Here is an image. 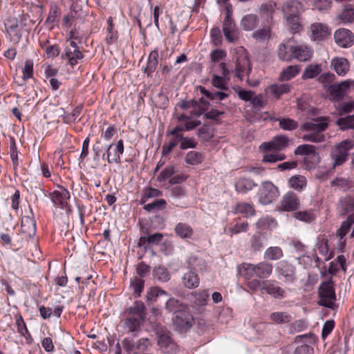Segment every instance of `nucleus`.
<instances>
[{"mask_svg":"<svg viewBox=\"0 0 354 354\" xmlns=\"http://www.w3.org/2000/svg\"><path fill=\"white\" fill-rule=\"evenodd\" d=\"M301 71V68L296 65L288 66L281 72L279 80L288 81L295 77Z\"/></svg>","mask_w":354,"mask_h":354,"instance_id":"obj_35","label":"nucleus"},{"mask_svg":"<svg viewBox=\"0 0 354 354\" xmlns=\"http://www.w3.org/2000/svg\"><path fill=\"white\" fill-rule=\"evenodd\" d=\"M84 55L80 50L79 47L76 42L74 41H69L64 49V53L62 54V58L68 60V64L72 66L76 65L78 60L83 59Z\"/></svg>","mask_w":354,"mask_h":354,"instance_id":"obj_13","label":"nucleus"},{"mask_svg":"<svg viewBox=\"0 0 354 354\" xmlns=\"http://www.w3.org/2000/svg\"><path fill=\"white\" fill-rule=\"evenodd\" d=\"M273 270L272 264L267 261H262L256 264V277L259 278L269 277Z\"/></svg>","mask_w":354,"mask_h":354,"instance_id":"obj_33","label":"nucleus"},{"mask_svg":"<svg viewBox=\"0 0 354 354\" xmlns=\"http://www.w3.org/2000/svg\"><path fill=\"white\" fill-rule=\"evenodd\" d=\"M316 147L311 145H301L298 146L295 150V155L306 156L305 161L308 158H316L317 154L315 152Z\"/></svg>","mask_w":354,"mask_h":354,"instance_id":"obj_34","label":"nucleus"},{"mask_svg":"<svg viewBox=\"0 0 354 354\" xmlns=\"http://www.w3.org/2000/svg\"><path fill=\"white\" fill-rule=\"evenodd\" d=\"M339 18L344 24L351 23L354 19V9L351 5L346 6Z\"/></svg>","mask_w":354,"mask_h":354,"instance_id":"obj_50","label":"nucleus"},{"mask_svg":"<svg viewBox=\"0 0 354 354\" xmlns=\"http://www.w3.org/2000/svg\"><path fill=\"white\" fill-rule=\"evenodd\" d=\"M277 120L279 122L280 128L286 131H292L298 127L297 122L290 118H281Z\"/></svg>","mask_w":354,"mask_h":354,"instance_id":"obj_53","label":"nucleus"},{"mask_svg":"<svg viewBox=\"0 0 354 354\" xmlns=\"http://www.w3.org/2000/svg\"><path fill=\"white\" fill-rule=\"evenodd\" d=\"M292 52V59H295L299 62H306L311 59L313 50L305 44H294L289 47Z\"/></svg>","mask_w":354,"mask_h":354,"instance_id":"obj_12","label":"nucleus"},{"mask_svg":"<svg viewBox=\"0 0 354 354\" xmlns=\"http://www.w3.org/2000/svg\"><path fill=\"white\" fill-rule=\"evenodd\" d=\"M256 186L257 184L252 179L243 177L239 178L235 183L236 190L241 194H246Z\"/></svg>","mask_w":354,"mask_h":354,"instance_id":"obj_29","label":"nucleus"},{"mask_svg":"<svg viewBox=\"0 0 354 354\" xmlns=\"http://www.w3.org/2000/svg\"><path fill=\"white\" fill-rule=\"evenodd\" d=\"M293 216L296 219L305 223H310L315 218L313 209L297 212H295Z\"/></svg>","mask_w":354,"mask_h":354,"instance_id":"obj_48","label":"nucleus"},{"mask_svg":"<svg viewBox=\"0 0 354 354\" xmlns=\"http://www.w3.org/2000/svg\"><path fill=\"white\" fill-rule=\"evenodd\" d=\"M221 9L225 12L222 30L225 38L231 43L235 42L239 38V30L232 18V6L228 0H217Z\"/></svg>","mask_w":354,"mask_h":354,"instance_id":"obj_2","label":"nucleus"},{"mask_svg":"<svg viewBox=\"0 0 354 354\" xmlns=\"http://www.w3.org/2000/svg\"><path fill=\"white\" fill-rule=\"evenodd\" d=\"M124 151L123 141L120 140L116 143H111L106 146V152L102 154V158L109 163L120 164L121 162L120 156Z\"/></svg>","mask_w":354,"mask_h":354,"instance_id":"obj_11","label":"nucleus"},{"mask_svg":"<svg viewBox=\"0 0 354 354\" xmlns=\"http://www.w3.org/2000/svg\"><path fill=\"white\" fill-rule=\"evenodd\" d=\"M166 204L164 199H156L152 203L145 205L144 209L148 212H154L165 208Z\"/></svg>","mask_w":354,"mask_h":354,"instance_id":"obj_54","label":"nucleus"},{"mask_svg":"<svg viewBox=\"0 0 354 354\" xmlns=\"http://www.w3.org/2000/svg\"><path fill=\"white\" fill-rule=\"evenodd\" d=\"M300 201L297 196L289 192L282 197L280 202V209L285 212H293L299 208Z\"/></svg>","mask_w":354,"mask_h":354,"instance_id":"obj_18","label":"nucleus"},{"mask_svg":"<svg viewBox=\"0 0 354 354\" xmlns=\"http://www.w3.org/2000/svg\"><path fill=\"white\" fill-rule=\"evenodd\" d=\"M328 126V120L326 118L319 117L304 122L301 127V131L306 132L302 136L304 141L311 142H322L325 141L326 136L324 131Z\"/></svg>","mask_w":354,"mask_h":354,"instance_id":"obj_1","label":"nucleus"},{"mask_svg":"<svg viewBox=\"0 0 354 354\" xmlns=\"http://www.w3.org/2000/svg\"><path fill=\"white\" fill-rule=\"evenodd\" d=\"M285 158L286 156L283 153H266L263 155L262 161L263 162L273 163L277 161L283 160Z\"/></svg>","mask_w":354,"mask_h":354,"instance_id":"obj_60","label":"nucleus"},{"mask_svg":"<svg viewBox=\"0 0 354 354\" xmlns=\"http://www.w3.org/2000/svg\"><path fill=\"white\" fill-rule=\"evenodd\" d=\"M354 87V80H346L339 84L329 86L328 91L333 99H341L346 93L350 86Z\"/></svg>","mask_w":354,"mask_h":354,"instance_id":"obj_22","label":"nucleus"},{"mask_svg":"<svg viewBox=\"0 0 354 354\" xmlns=\"http://www.w3.org/2000/svg\"><path fill=\"white\" fill-rule=\"evenodd\" d=\"M201 154L197 151H191L185 156V162L189 165H196L201 162Z\"/></svg>","mask_w":354,"mask_h":354,"instance_id":"obj_59","label":"nucleus"},{"mask_svg":"<svg viewBox=\"0 0 354 354\" xmlns=\"http://www.w3.org/2000/svg\"><path fill=\"white\" fill-rule=\"evenodd\" d=\"M176 234L183 239H191L194 234L192 227L186 223H178L174 228Z\"/></svg>","mask_w":354,"mask_h":354,"instance_id":"obj_30","label":"nucleus"},{"mask_svg":"<svg viewBox=\"0 0 354 354\" xmlns=\"http://www.w3.org/2000/svg\"><path fill=\"white\" fill-rule=\"evenodd\" d=\"M27 16L23 15L21 17V24H19V21L15 17H9L4 21V26L6 31V34L10 41L13 44H18L22 37L21 29L23 26H26L24 21L26 20Z\"/></svg>","mask_w":354,"mask_h":354,"instance_id":"obj_6","label":"nucleus"},{"mask_svg":"<svg viewBox=\"0 0 354 354\" xmlns=\"http://www.w3.org/2000/svg\"><path fill=\"white\" fill-rule=\"evenodd\" d=\"M275 272L277 278L286 283H292L296 279L295 268L287 261L277 263Z\"/></svg>","mask_w":354,"mask_h":354,"instance_id":"obj_9","label":"nucleus"},{"mask_svg":"<svg viewBox=\"0 0 354 354\" xmlns=\"http://www.w3.org/2000/svg\"><path fill=\"white\" fill-rule=\"evenodd\" d=\"M145 306L141 302H135L128 310V317L124 321V328L129 332H136L145 319Z\"/></svg>","mask_w":354,"mask_h":354,"instance_id":"obj_5","label":"nucleus"},{"mask_svg":"<svg viewBox=\"0 0 354 354\" xmlns=\"http://www.w3.org/2000/svg\"><path fill=\"white\" fill-rule=\"evenodd\" d=\"M233 60L235 66L230 73H234L236 77L243 80L245 76H248L252 70L251 64L245 49L241 46L236 48L234 50Z\"/></svg>","mask_w":354,"mask_h":354,"instance_id":"obj_4","label":"nucleus"},{"mask_svg":"<svg viewBox=\"0 0 354 354\" xmlns=\"http://www.w3.org/2000/svg\"><path fill=\"white\" fill-rule=\"evenodd\" d=\"M145 281L142 279L135 277L131 281V287L133 288L134 292L138 297L140 295V293L143 290Z\"/></svg>","mask_w":354,"mask_h":354,"instance_id":"obj_63","label":"nucleus"},{"mask_svg":"<svg viewBox=\"0 0 354 354\" xmlns=\"http://www.w3.org/2000/svg\"><path fill=\"white\" fill-rule=\"evenodd\" d=\"M288 137L279 135L274 136L269 142L262 143L260 147L268 151H281L288 146Z\"/></svg>","mask_w":354,"mask_h":354,"instance_id":"obj_20","label":"nucleus"},{"mask_svg":"<svg viewBox=\"0 0 354 354\" xmlns=\"http://www.w3.org/2000/svg\"><path fill=\"white\" fill-rule=\"evenodd\" d=\"M219 67L222 71V75H213L212 79V84L214 87L218 88L221 91L228 90V75L230 74V71L227 68L226 64L221 62Z\"/></svg>","mask_w":354,"mask_h":354,"instance_id":"obj_14","label":"nucleus"},{"mask_svg":"<svg viewBox=\"0 0 354 354\" xmlns=\"http://www.w3.org/2000/svg\"><path fill=\"white\" fill-rule=\"evenodd\" d=\"M301 4L297 0H288L282 6L284 17L299 15L301 9Z\"/></svg>","mask_w":354,"mask_h":354,"instance_id":"obj_26","label":"nucleus"},{"mask_svg":"<svg viewBox=\"0 0 354 354\" xmlns=\"http://www.w3.org/2000/svg\"><path fill=\"white\" fill-rule=\"evenodd\" d=\"M270 319L276 324H283L290 322L291 316L286 312H275L270 314Z\"/></svg>","mask_w":354,"mask_h":354,"instance_id":"obj_44","label":"nucleus"},{"mask_svg":"<svg viewBox=\"0 0 354 354\" xmlns=\"http://www.w3.org/2000/svg\"><path fill=\"white\" fill-rule=\"evenodd\" d=\"M335 43L342 48H349L354 43V35L346 28L337 30L334 33Z\"/></svg>","mask_w":354,"mask_h":354,"instance_id":"obj_17","label":"nucleus"},{"mask_svg":"<svg viewBox=\"0 0 354 354\" xmlns=\"http://www.w3.org/2000/svg\"><path fill=\"white\" fill-rule=\"evenodd\" d=\"M322 71L321 65L318 64L308 65L302 75V79H312L317 77Z\"/></svg>","mask_w":354,"mask_h":354,"instance_id":"obj_42","label":"nucleus"},{"mask_svg":"<svg viewBox=\"0 0 354 354\" xmlns=\"http://www.w3.org/2000/svg\"><path fill=\"white\" fill-rule=\"evenodd\" d=\"M317 250L326 261L330 259L333 257L332 254L329 253L328 245L326 241H322L318 243Z\"/></svg>","mask_w":354,"mask_h":354,"instance_id":"obj_61","label":"nucleus"},{"mask_svg":"<svg viewBox=\"0 0 354 354\" xmlns=\"http://www.w3.org/2000/svg\"><path fill=\"white\" fill-rule=\"evenodd\" d=\"M353 223H354V215L353 214L349 215L347 217L346 220L342 223V225L337 233V236H339V238L341 240L344 239V237L348 233V232L349 231L351 227L353 225Z\"/></svg>","mask_w":354,"mask_h":354,"instance_id":"obj_43","label":"nucleus"},{"mask_svg":"<svg viewBox=\"0 0 354 354\" xmlns=\"http://www.w3.org/2000/svg\"><path fill=\"white\" fill-rule=\"evenodd\" d=\"M271 28L270 24H266L262 28L253 32V37L257 39L265 40L270 37Z\"/></svg>","mask_w":354,"mask_h":354,"instance_id":"obj_52","label":"nucleus"},{"mask_svg":"<svg viewBox=\"0 0 354 354\" xmlns=\"http://www.w3.org/2000/svg\"><path fill=\"white\" fill-rule=\"evenodd\" d=\"M291 86L288 84H272L265 88L268 98L279 100L283 94L290 91Z\"/></svg>","mask_w":354,"mask_h":354,"instance_id":"obj_21","label":"nucleus"},{"mask_svg":"<svg viewBox=\"0 0 354 354\" xmlns=\"http://www.w3.org/2000/svg\"><path fill=\"white\" fill-rule=\"evenodd\" d=\"M331 0H315L313 2V9L319 11H325L331 6Z\"/></svg>","mask_w":354,"mask_h":354,"instance_id":"obj_64","label":"nucleus"},{"mask_svg":"<svg viewBox=\"0 0 354 354\" xmlns=\"http://www.w3.org/2000/svg\"><path fill=\"white\" fill-rule=\"evenodd\" d=\"M70 196L69 192L62 186H59L57 189L50 194L52 202L62 209H66L68 207V201Z\"/></svg>","mask_w":354,"mask_h":354,"instance_id":"obj_19","label":"nucleus"},{"mask_svg":"<svg viewBox=\"0 0 354 354\" xmlns=\"http://www.w3.org/2000/svg\"><path fill=\"white\" fill-rule=\"evenodd\" d=\"M16 326L17 331L21 335L24 336L26 339L30 337V333H29L23 317L21 315L16 319Z\"/></svg>","mask_w":354,"mask_h":354,"instance_id":"obj_56","label":"nucleus"},{"mask_svg":"<svg viewBox=\"0 0 354 354\" xmlns=\"http://www.w3.org/2000/svg\"><path fill=\"white\" fill-rule=\"evenodd\" d=\"M248 228V223L243 222L241 223H236L231 226L227 230V233L232 236L233 234H239L242 232H246Z\"/></svg>","mask_w":354,"mask_h":354,"instance_id":"obj_62","label":"nucleus"},{"mask_svg":"<svg viewBox=\"0 0 354 354\" xmlns=\"http://www.w3.org/2000/svg\"><path fill=\"white\" fill-rule=\"evenodd\" d=\"M259 24V17L254 14H248L244 15L240 21L241 27L245 31L254 30Z\"/></svg>","mask_w":354,"mask_h":354,"instance_id":"obj_27","label":"nucleus"},{"mask_svg":"<svg viewBox=\"0 0 354 354\" xmlns=\"http://www.w3.org/2000/svg\"><path fill=\"white\" fill-rule=\"evenodd\" d=\"M259 202L263 205H268L275 201L279 196L278 188L270 181H265L257 193Z\"/></svg>","mask_w":354,"mask_h":354,"instance_id":"obj_7","label":"nucleus"},{"mask_svg":"<svg viewBox=\"0 0 354 354\" xmlns=\"http://www.w3.org/2000/svg\"><path fill=\"white\" fill-rule=\"evenodd\" d=\"M330 35L329 27L322 23H313L310 26L309 36L313 41H322Z\"/></svg>","mask_w":354,"mask_h":354,"instance_id":"obj_16","label":"nucleus"},{"mask_svg":"<svg viewBox=\"0 0 354 354\" xmlns=\"http://www.w3.org/2000/svg\"><path fill=\"white\" fill-rule=\"evenodd\" d=\"M307 180L305 176L301 175L293 176L288 180V185L290 188L297 191H301L306 186Z\"/></svg>","mask_w":354,"mask_h":354,"instance_id":"obj_37","label":"nucleus"},{"mask_svg":"<svg viewBox=\"0 0 354 354\" xmlns=\"http://www.w3.org/2000/svg\"><path fill=\"white\" fill-rule=\"evenodd\" d=\"M354 148V140L346 139L337 143L332 148L330 156L332 160V168L342 165L348 160L349 151Z\"/></svg>","mask_w":354,"mask_h":354,"instance_id":"obj_3","label":"nucleus"},{"mask_svg":"<svg viewBox=\"0 0 354 354\" xmlns=\"http://www.w3.org/2000/svg\"><path fill=\"white\" fill-rule=\"evenodd\" d=\"M42 49L46 53L48 58H54L59 55L60 50L57 45L44 44L41 46Z\"/></svg>","mask_w":354,"mask_h":354,"instance_id":"obj_58","label":"nucleus"},{"mask_svg":"<svg viewBox=\"0 0 354 354\" xmlns=\"http://www.w3.org/2000/svg\"><path fill=\"white\" fill-rule=\"evenodd\" d=\"M200 91L205 97L212 100H223L228 97V95L223 91L211 92L206 90L204 87H201Z\"/></svg>","mask_w":354,"mask_h":354,"instance_id":"obj_46","label":"nucleus"},{"mask_svg":"<svg viewBox=\"0 0 354 354\" xmlns=\"http://www.w3.org/2000/svg\"><path fill=\"white\" fill-rule=\"evenodd\" d=\"M173 321L174 325L180 330H187L192 326L193 317L189 313L187 306H182L180 309L174 313Z\"/></svg>","mask_w":354,"mask_h":354,"instance_id":"obj_8","label":"nucleus"},{"mask_svg":"<svg viewBox=\"0 0 354 354\" xmlns=\"http://www.w3.org/2000/svg\"><path fill=\"white\" fill-rule=\"evenodd\" d=\"M285 23L288 28L295 32L302 29L301 21L299 15L284 17Z\"/></svg>","mask_w":354,"mask_h":354,"instance_id":"obj_40","label":"nucleus"},{"mask_svg":"<svg viewBox=\"0 0 354 354\" xmlns=\"http://www.w3.org/2000/svg\"><path fill=\"white\" fill-rule=\"evenodd\" d=\"M158 345L161 351L165 354H177L179 351L178 345L167 333L159 335Z\"/></svg>","mask_w":354,"mask_h":354,"instance_id":"obj_15","label":"nucleus"},{"mask_svg":"<svg viewBox=\"0 0 354 354\" xmlns=\"http://www.w3.org/2000/svg\"><path fill=\"white\" fill-rule=\"evenodd\" d=\"M209 293L205 290H198L191 294L192 301L198 306H205L209 299Z\"/></svg>","mask_w":354,"mask_h":354,"instance_id":"obj_32","label":"nucleus"},{"mask_svg":"<svg viewBox=\"0 0 354 354\" xmlns=\"http://www.w3.org/2000/svg\"><path fill=\"white\" fill-rule=\"evenodd\" d=\"M33 61L31 59L26 60L24 63V66L22 69L23 73V80L26 81L28 79H30L33 77Z\"/></svg>","mask_w":354,"mask_h":354,"instance_id":"obj_55","label":"nucleus"},{"mask_svg":"<svg viewBox=\"0 0 354 354\" xmlns=\"http://www.w3.org/2000/svg\"><path fill=\"white\" fill-rule=\"evenodd\" d=\"M261 288L274 298L281 299L285 297L284 290L281 288L276 281H263V286H261Z\"/></svg>","mask_w":354,"mask_h":354,"instance_id":"obj_23","label":"nucleus"},{"mask_svg":"<svg viewBox=\"0 0 354 354\" xmlns=\"http://www.w3.org/2000/svg\"><path fill=\"white\" fill-rule=\"evenodd\" d=\"M168 296V293L158 287H151L147 291V299L150 301H156L158 297Z\"/></svg>","mask_w":354,"mask_h":354,"instance_id":"obj_45","label":"nucleus"},{"mask_svg":"<svg viewBox=\"0 0 354 354\" xmlns=\"http://www.w3.org/2000/svg\"><path fill=\"white\" fill-rule=\"evenodd\" d=\"M187 263L190 270H203L206 268L205 261L196 254H191L187 260Z\"/></svg>","mask_w":354,"mask_h":354,"instance_id":"obj_36","label":"nucleus"},{"mask_svg":"<svg viewBox=\"0 0 354 354\" xmlns=\"http://www.w3.org/2000/svg\"><path fill=\"white\" fill-rule=\"evenodd\" d=\"M290 44H281L279 46L277 55L279 58L282 61L290 62L292 60V52L290 51Z\"/></svg>","mask_w":354,"mask_h":354,"instance_id":"obj_47","label":"nucleus"},{"mask_svg":"<svg viewBox=\"0 0 354 354\" xmlns=\"http://www.w3.org/2000/svg\"><path fill=\"white\" fill-rule=\"evenodd\" d=\"M163 235L161 233H154L146 236H142L140 239L141 244L149 243L151 245H158L162 240Z\"/></svg>","mask_w":354,"mask_h":354,"instance_id":"obj_51","label":"nucleus"},{"mask_svg":"<svg viewBox=\"0 0 354 354\" xmlns=\"http://www.w3.org/2000/svg\"><path fill=\"white\" fill-rule=\"evenodd\" d=\"M346 258L344 255H338L334 261L330 263L328 272L332 274H335L341 269L345 273L346 272Z\"/></svg>","mask_w":354,"mask_h":354,"instance_id":"obj_28","label":"nucleus"},{"mask_svg":"<svg viewBox=\"0 0 354 354\" xmlns=\"http://www.w3.org/2000/svg\"><path fill=\"white\" fill-rule=\"evenodd\" d=\"M158 51L154 50L149 54L147 66L144 68V73H147L148 76L156 71L158 65Z\"/></svg>","mask_w":354,"mask_h":354,"instance_id":"obj_38","label":"nucleus"},{"mask_svg":"<svg viewBox=\"0 0 354 354\" xmlns=\"http://www.w3.org/2000/svg\"><path fill=\"white\" fill-rule=\"evenodd\" d=\"M340 207L344 213H348L354 211V203L353 197L346 196L340 200L339 202Z\"/></svg>","mask_w":354,"mask_h":354,"instance_id":"obj_57","label":"nucleus"},{"mask_svg":"<svg viewBox=\"0 0 354 354\" xmlns=\"http://www.w3.org/2000/svg\"><path fill=\"white\" fill-rule=\"evenodd\" d=\"M283 256L282 249L279 246H272L267 248L264 252V259L276 261Z\"/></svg>","mask_w":354,"mask_h":354,"instance_id":"obj_39","label":"nucleus"},{"mask_svg":"<svg viewBox=\"0 0 354 354\" xmlns=\"http://www.w3.org/2000/svg\"><path fill=\"white\" fill-rule=\"evenodd\" d=\"M276 3L273 1H267L261 4L260 7V15L264 19L265 22L271 24L272 22V16L275 11Z\"/></svg>","mask_w":354,"mask_h":354,"instance_id":"obj_25","label":"nucleus"},{"mask_svg":"<svg viewBox=\"0 0 354 354\" xmlns=\"http://www.w3.org/2000/svg\"><path fill=\"white\" fill-rule=\"evenodd\" d=\"M234 210L236 213L241 214L245 217L252 216L255 213L254 206L252 204L248 203H237Z\"/></svg>","mask_w":354,"mask_h":354,"instance_id":"obj_41","label":"nucleus"},{"mask_svg":"<svg viewBox=\"0 0 354 354\" xmlns=\"http://www.w3.org/2000/svg\"><path fill=\"white\" fill-rule=\"evenodd\" d=\"M183 285L189 289L196 288L199 286L200 279L198 274L190 270L184 274L182 278Z\"/></svg>","mask_w":354,"mask_h":354,"instance_id":"obj_31","label":"nucleus"},{"mask_svg":"<svg viewBox=\"0 0 354 354\" xmlns=\"http://www.w3.org/2000/svg\"><path fill=\"white\" fill-rule=\"evenodd\" d=\"M336 123L342 130H346L349 129H353L354 115L340 118L337 120Z\"/></svg>","mask_w":354,"mask_h":354,"instance_id":"obj_49","label":"nucleus"},{"mask_svg":"<svg viewBox=\"0 0 354 354\" xmlns=\"http://www.w3.org/2000/svg\"><path fill=\"white\" fill-rule=\"evenodd\" d=\"M319 295L320 306L333 308L336 296L332 281L323 282L319 286Z\"/></svg>","mask_w":354,"mask_h":354,"instance_id":"obj_10","label":"nucleus"},{"mask_svg":"<svg viewBox=\"0 0 354 354\" xmlns=\"http://www.w3.org/2000/svg\"><path fill=\"white\" fill-rule=\"evenodd\" d=\"M330 64L335 73L339 76H345L350 68V64L347 59L336 57L331 59Z\"/></svg>","mask_w":354,"mask_h":354,"instance_id":"obj_24","label":"nucleus"}]
</instances>
